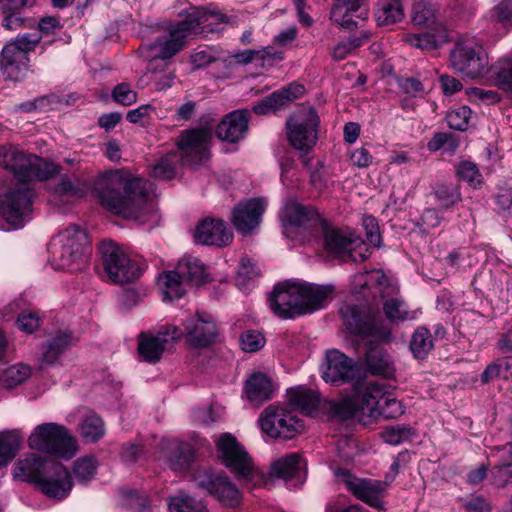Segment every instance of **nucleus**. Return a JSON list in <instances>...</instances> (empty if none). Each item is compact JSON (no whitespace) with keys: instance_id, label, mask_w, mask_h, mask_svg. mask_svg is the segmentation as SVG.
<instances>
[{"instance_id":"nucleus-1","label":"nucleus","mask_w":512,"mask_h":512,"mask_svg":"<svg viewBox=\"0 0 512 512\" xmlns=\"http://www.w3.org/2000/svg\"><path fill=\"white\" fill-rule=\"evenodd\" d=\"M101 203L112 213L140 224L156 222L152 184L141 178H125L119 171L101 175L94 188Z\"/></svg>"},{"instance_id":"nucleus-2","label":"nucleus","mask_w":512,"mask_h":512,"mask_svg":"<svg viewBox=\"0 0 512 512\" xmlns=\"http://www.w3.org/2000/svg\"><path fill=\"white\" fill-rule=\"evenodd\" d=\"M214 18L216 22L230 23L231 18L221 12L209 11L205 8H191L185 18L169 28L168 36L158 37L152 43L140 46L139 53L149 61L147 70L155 73V61L172 58L186 46V39L199 27Z\"/></svg>"},{"instance_id":"nucleus-3","label":"nucleus","mask_w":512,"mask_h":512,"mask_svg":"<svg viewBox=\"0 0 512 512\" xmlns=\"http://www.w3.org/2000/svg\"><path fill=\"white\" fill-rule=\"evenodd\" d=\"M0 167L15 179L45 180L59 172L58 166L32 154H25L12 145L0 146Z\"/></svg>"},{"instance_id":"nucleus-4","label":"nucleus","mask_w":512,"mask_h":512,"mask_svg":"<svg viewBox=\"0 0 512 512\" xmlns=\"http://www.w3.org/2000/svg\"><path fill=\"white\" fill-rule=\"evenodd\" d=\"M28 445L33 450L66 460L74 457L78 449L68 429L53 422L37 425L28 438Z\"/></svg>"},{"instance_id":"nucleus-5","label":"nucleus","mask_w":512,"mask_h":512,"mask_svg":"<svg viewBox=\"0 0 512 512\" xmlns=\"http://www.w3.org/2000/svg\"><path fill=\"white\" fill-rule=\"evenodd\" d=\"M87 246V235L78 226H70L61 231L49 244L51 264L58 270L79 268L83 262Z\"/></svg>"},{"instance_id":"nucleus-6","label":"nucleus","mask_w":512,"mask_h":512,"mask_svg":"<svg viewBox=\"0 0 512 512\" xmlns=\"http://www.w3.org/2000/svg\"><path fill=\"white\" fill-rule=\"evenodd\" d=\"M34 179L11 177L7 187L0 190V215L15 229L21 227L32 209Z\"/></svg>"},{"instance_id":"nucleus-7","label":"nucleus","mask_w":512,"mask_h":512,"mask_svg":"<svg viewBox=\"0 0 512 512\" xmlns=\"http://www.w3.org/2000/svg\"><path fill=\"white\" fill-rule=\"evenodd\" d=\"M39 34L25 33L18 35L8 42L1 52V70L3 75L10 80H22L29 68V53L40 42Z\"/></svg>"},{"instance_id":"nucleus-8","label":"nucleus","mask_w":512,"mask_h":512,"mask_svg":"<svg viewBox=\"0 0 512 512\" xmlns=\"http://www.w3.org/2000/svg\"><path fill=\"white\" fill-rule=\"evenodd\" d=\"M104 270L108 279L116 284L132 282L140 277L142 268L118 244L105 240L99 245Z\"/></svg>"},{"instance_id":"nucleus-9","label":"nucleus","mask_w":512,"mask_h":512,"mask_svg":"<svg viewBox=\"0 0 512 512\" xmlns=\"http://www.w3.org/2000/svg\"><path fill=\"white\" fill-rule=\"evenodd\" d=\"M217 456L227 468L241 480H252L255 470L252 458L230 433H222L215 439Z\"/></svg>"},{"instance_id":"nucleus-10","label":"nucleus","mask_w":512,"mask_h":512,"mask_svg":"<svg viewBox=\"0 0 512 512\" xmlns=\"http://www.w3.org/2000/svg\"><path fill=\"white\" fill-rule=\"evenodd\" d=\"M318 125L319 117L313 108L296 111L286 123L290 144L297 150L309 152L316 144Z\"/></svg>"},{"instance_id":"nucleus-11","label":"nucleus","mask_w":512,"mask_h":512,"mask_svg":"<svg viewBox=\"0 0 512 512\" xmlns=\"http://www.w3.org/2000/svg\"><path fill=\"white\" fill-rule=\"evenodd\" d=\"M261 431L271 438L292 439L298 434L303 424L291 411L270 405L259 416Z\"/></svg>"},{"instance_id":"nucleus-12","label":"nucleus","mask_w":512,"mask_h":512,"mask_svg":"<svg viewBox=\"0 0 512 512\" xmlns=\"http://www.w3.org/2000/svg\"><path fill=\"white\" fill-rule=\"evenodd\" d=\"M451 63L456 71L470 78L484 76L488 69V57L481 45L471 41H459L451 52Z\"/></svg>"},{"instance_id":"nucleus-13","label":"nucleus","mask_w":512,"mask_h":512,"mask_svg":"<svg viewBox=\"0 0 512 512\" xmlns=\"http://www.w3.org/2000/svg\"><path fill=\"white\" fill-rule=\"evenodd\" d=\"M335 476L338 481L345 486L357 499L378 510H383L384 505L381 501L384 496L387 483L375 479L359 478L351 474L346 469H337Z\"/></svg>"},{"instance_id":"nucleus-14","label":"nucleus","mask_w":512,"mask_h":512,"mask_svg":"<svg viewBox=\"0 0 512 512\" xmlns=\"http://www.w3.org/2000/svg\"><path fill=\"white\" fill-rule=\"evenodd\" d=\"M446 41V28L436 19L431 4L418 3V48L431 51Z\"/></svg>"},{"instance_id":"nucleus-15","label":"nucleus","mask_w":512,"mask_h":512,"mask_svg":"<svg viewBox=\"0 0 512 512\" xmlns=\"http://www.w3.org/2000/svg\"><path fill=\"white\" fill-rule=\"evenodd\" d=\"M195 486L207 491L219 501L228 506H234L240 499L237 487L223 473L210 469L199 470L193 477Z\"/></svg>"},{"instance_id":"nucleus-16","label":"nucleus","mask_w":512,"mask_h":512,"mask_svg":"<svg viewBox=\"0 0 512 512\" xmlns=\"http://www.w3.org/2000/svg\"><path fill=\"white\" fill-rule=\"evenodd\" d=\"M183 331L173 325H166L156 334L142 332L138 336V353L140 357L149 363L158 362L168 344L181 339Z\"/></svg>"},{"instance_id":"nucleus-17","label":"nucleus","mask_w":512,"mask_h":512,"mask_svg":"<svg viewBox=\"0 0 512 512\" xmlns=\"http://www.w3.org/2000/svg\"><path fill=\"white\" fill-rule=\"evenodd\" d=\"M212 138L210 129L199 128L183 131L178 140L179 158L183 164L196 165L209 157L208 145Z\"/></svg>"},{"instance_id":"nucleus-18","label":"nucleus","mask_w":512,"mask_h":512,"mask_svg":"<svg viewBox=\"0 0 512 512\" xmlns=\"http://www.w3.org/2000/svg\"><path fill=\"white\" fill-rule=\"evenodd\" d=\"M269 305L273 313L283 319L303 315L298 283L286 281L277 284L269 296Z\"/></svg>"},{"instance_id":"nucleus-19","label":"nucleus","mask_w":512,"mask_h":512,"mask_svg":"<svg viewBox=\"0 0 512 512\" xmlns=\"http://www.w3.org/2000/svg\"><path fill=\"white\" fill-rule=\"evenodd\" d=\"M72 486L73 483L69 470L57 461L47 464V470L36 484V487L43 494L56 500L66 498Z\"/></svg>"},{"instance_id":"nucleus-20","label":"nucleus","mask_w":512,"mask_h":512,"mask_svg":"<svg viewBox=\"0 0 512 512\" xmlns=\"http://www.w3.org/2000/svg\"><path fill=\"white\" fill-rule=\"evenodd\" d=\"M384 396V387L377 382H365L357 385L355 398L357 401L358 421L364 425L380 417V406Z\"/></svg>"},{"instance_id":"nucleus-21","label":"nucleus","mask_w":512,"mask_h":512,"mask_svg":"<svg viewBox=\"0 0 512 512\" xmlns=\"http://www.w3.org/2000/svg\"><path fill=\"white\" fill-rule=\"evenodd\" d=\"M358 372L356 363L337 349L326 352L322 378L327 383L340 385L352 380Z\"/></svg>"},{"instance_id":"nucleus-22","label":"nucleus","mask_w":512,"mask_h":512,"mask_svg":"<svg viewBox=\"0 0 512 512\" xmlns=\"http://www.w3.org/2000/svg\"><path fill=\"white\" fill-rule=\"evenodd\" d=\"M365 0H336L331 9V20L341 28L352 31L362 28L367 16L363 9Z\"/></svg>"},{"instance_id":"nucleus-23","label":"nucleus","mask_w":512,"mask_h":512,"mask_svg":"<svg viewBox=\"0 0 512 512\" xmlns=\"http://www.w3.org/2000/svg\"><path fill=\"white\" fill-rule=\"evenodd\" d=\"M183 335L192 346L204 348L215 342L217 327L211 315L197 313L186 321Z\"/></svg>"},{"instance_id":"nucleus-24","label":"nucleus","mask_w":512,"mask_h":512,"mask_svg":"<svg viewBox=\"0 0 512 512\" xmlns=\"http://www.w3.org/2000/svg\"><path fill=\"white\" fill-rule=\"evenodd\" d=\"M322 241L325 251L337 258L347 256L350 247L358 242V236L354 233L337 228L325 219L320 220Z\"/></svg>"},{"instance_id":"nucleus-25","label":"nucleus","mask_w":512,"mask_h":512,"mask_svg":"<svg viewBox=\"0 0 512 512\" xmlns=\"http://www.w3.org/2000/svg\"><path fill=\"white\" fill-rule=\"evenodd\" d=\"M194 240L202 245L224 247L232 242L233 233L226 223L219 219L206 218L195 228Z\"/></svg>"},{"instance_id":"nucleus-26","label":"nucleus","mask_w":512,"mask_h":512,"mask_svg":"<svg viewBox=\"0 0 512 512\" xmlns=\"http://www.w3.org/2000/svg\"><path fill=\"white\" fill-rule=\"evenodd\" d=\"M264 209V202L257 198L239 203L232 215L236 230L243 235L250 234L259 225Z\"/></svg>"},{"instance_id":"nucleus-27","label":"nucleus","mask_w":512,"mask_h":512,"mask_svg":"<svg viewBox=\"0 0 512 512\" xmlns=\"http://www.w3.org/2000/svg\"><path fill=\"white\" fill-rule=\"evenodd\" d=\"M341 317L347 329L356 335L371 337L384 341L390 337V330L380 326L377 322H362L360 314L353 306H345L340 310Z\"/></svg>"},{"instance_id":"nucleus-28","label":"nucleus","mask_w":512,"mask_h":512,"mask_svg":"<svg viewBox=\"0 0 512 512\" xmlns=\"http://www.w3.org/2000/svg\"><path fill=\"white\" fill-rule=\"evenodd\" d=\"M299 295L303 306V314L312 313L323 308L332 299L334 287L331 285H317L311 283H298Z\"/></svg>"},{"instance_id":"nucleus-29","label":"nucleus","mask_w":512,"mask_h":512,"mask_svg":"<svg viewBox=\"0 0 512 512\" xmlns=\"http://www.w3.org/2000/svg\"><path fill=\"white\" fill-rule=\"evenodd\" d=\"M163 454L167 465L174 471L182 472L189 468L194 458L193 447L179 439L164 442Z\"/></svg>"},{"instance_id":"nucleus-30","label":"nucleus","mask_w":512,"mask_h":512,"mask_svg":"<svg viewBox=\"0 0 512 512\" xmlns=\"http://www.w3.org/2000/svg\"><path fill=\"white\" fill-rule=\"evenodd\" d=\"M248 130V112L235 110L227 114L218 124L216 134L223 141L231 143L241 140Z\"/></svg>"},{"instance_id":"nucleus-31","label":"nucleus","mask_w":512,"mask_h":512,"mask_svg":"<svg viewBox=\"0 0 512 512\" xmlns=\"http://www.w3.org/2000/svg\"><path fill=\"white\" fill-rule=\"evenodd\" d=\"M52 461L36 454H29L15 463L13 475L17 479L32 482L36 485L47 470V464Z\"/></svg>"},{"instance_id":"nucleus-32","label":"nucleus","mask_w":512,"mask_h":512,"mask_svg":"<svg viewBox=\"0 0 512 512\" xmlns=\"http://www.w3.org/2000/svg\"><path fill=\"white\" fill-rule=\"evenodd\" d=\"M303 461L299 454L289 453L271 462L268 475L270 478L289 481L300 478Z\"/></svg>"},{"instance_id":"nucleus-33","label":"nucleus","mask_w":512,"mask_h":512,"mask_svg":"<svg viewBox=\"0 0 512 512\" xmlns=\"http://www.w3.org/2000/svg\"><path fill=\"white\" fill-rule=\"evenodd\" d=\"M76 342V338L70 332H59L48 339L42 347L40 368L55 364L59 357Z\"/></svg>"},{"instance_id":"nucleus-34","label":"nucleus","mask_w":512,"mask_h":512,"mask_svg":"<svg viewBox=\"0 0 512 512\" xmlns=\"http://www.w3.org/2000/svg\"><path fill=\"white\" fill-rule=\"evenodd\" d=\"M282 221L287 225L301 226L311 221L323 220L310 206H303L296 200H288L281 211Z\"/></svg>"},{"instance_id":"nucleus-35","label":"nucleus","mask_w":512,"mask_h":512,"mask_svg":"<svg viewBox=\"0 0 512 512\" xmlns=\"http://www.w3.org/2000/svg\"><path fill=\"white\" fill-rule=\"evenodd\" d=\"M157 286L164 301L180 299L185 295L187 288L176 268L161 273L157 278Z\"/></svg>"},{"instance_id":"nucleus-36","label":"nucleus","mask_w":512,"mask_h":512,"mask_svg":"<svg viewBox=\"0 0 512 512\" xmlns=\"http://www.w3.org/2000/svg\"><path fill=\"white\" fill-rule=\"evenodd\" d=\"M365 365L366 369L374 375L390 376L393 372L390 356L380 345L372 341L368 343Z\"/></svg>"},{"instance_id":"nucleus-37","label":"nucleus","mask_w":512,"mask_h":512,"mask_svg":"<svg viewBox=\"0 0 512 512\" xmlns=\"http://www.w3.org/2000/svg\"><path fill=\"white\" fill-rule=\"evenodd\" d=\"M287 397L291 406L307 415L316 412L320 404L319 393L303 386L288 390Z\"/></svg>"},{"instance_id":"nucleus-38","label":"nucleus","mask_w":512,"mask_h":512,"mask_svg":"<svg viewBox=\"0 0 512 512\" xmlns=\"http://www.w3.org/2000/svg\"><path fill=\"white\" fill-rule=\"evenodd\" d=\"M245 393L252 403L259 405L272 397L271 381L262 373L253 374L245 385Z\"/></svg>"},{"instance_id":"nucleus-39","label":"nucleus","mask_w":512,"mask_h":512,"mask_svg":"<svg viewBox=\"0 0 512 512\" xmlns=\"http://www.w3.org/2000/svg\"><path fill=\"white\" fill-rule=\"evenodd\" d=\"M175 268L187 286H199L206 281L205 266L197 258L191 256L184 257Z\"/></svg>"},{"instance_id":"nucleus-40","label":"nucleus","mask_w":512,"mask_h":512,"mask_svg":"<svg viewBox=\"0 0 512 512\" xmlns=\"http://www.w3.org/2000/svg\"><path fill=\"white\" fill-rule=\"evenodd\" d=\"M354 283L362 288H377L382 297L393 294L396 288L389 284V280L381 270L360 273L355 276Z\"/></svg>"},{"instance_id":"nucleus-41","label":"nucleus","mask_w":512,"mask_h":512,"mask_svg":"<svg viewBox=\"0 0 512 512\" xmlns=\"http://www.w3.org/2000/svg\"><path fill=\"white\" fill-rule=\"evenodd\" d=\"M22 443V435L19 430H10L0 433V468L11 462Z\"/></svg>"},{"instance_id":"nucleus-42","label":"nucleus","mask_w":512,"mask_h":512,"mask_svg":"<svg viewBox=\"0 0 512 512\" xmlns=\"http://www.w3.org/2000/svg\"><path fill=\"white\" fill-rule=\"evenodd\" d=\"M403 9L400 0H379L376 10V21L378 25H390L401 20Z\"/></svg>"},{"instance_id":"nucleus-43","label":"nucleus","mask_w":512,"mask_h":512,"mask_svg":"<svg viewBox=\"0 0 512 512\" xmlns=\"http://www.w3.org/2000/svg\"><path fill=\"white\" fill-rule=\"evenodd\" d=\"M30 375V366L23 363H18L10 366L2 373L0 384L5 388H13L26 381Z\"/></svg>"},{"instance_id":"nucleus-44","label":"nucleus","mask_w":512,"mask_h":512,"mask_svg":"<svg viewBox=\"0 0 512 512\" xmlns=\"http://www.w3.org/2000/svg\"><path fill=\"white\" fill-rule=\"evenodd\" d=\"M330 413L339 420L356 418L358 420V409L355 394L344 397L330 403Z\"/></svg>"},{"instance_id":"nucleus-45","label":"nucleus","mask_w":512,"mask_h":512,"mask_svg":"<svg viewBox=\"0 0 512 512\" xmlns=\"http://www.w3.org/2000/svg\"><path fill=\"white\" fill-rule=\"evenodd\" d=\"M80 433L86 442L98 441L105 433L103 420L96 415L85 417L80 426Z\"/></svg>"},{"instance_id":"nucleus-46","label":"nucleus","mask_w":512,"mask_h":512,"mask_svg":"<svg viewBox=\"0 0 512 512\" xmlns=\"http://www.w3.org/2000/svg\"><path fill=\"white\" fill-rule=\"evenodd\" d=\"M169 510L170 512H208L202 501L183 493L170 499Z\"/></svg>"},{"instance_id":"nucleus-47","label":"nucleus","mask_w":512,"mask_h":512,"mask_svg":"<svg viewBox=\"0 0 512 512\" xmlns=\"http://www.w3.org/2000/svg\"><path fill=\"white\" fill-rule=\"evenodd\" d=\"M181 161L177 152H170L160 158L153 167V175L163 180L172 179L176 174V163Z\"/></svg>"},{"instance_id":"nucleus-48","label":"nucleus","mask_w":512,"mask_h":512,"mask_svg":"<svg viewBox=\"0 0 512 512\" xmlns=\"http://www.w3.org/2000/svg\"><path fill=\"white\" fill-rule=\"evenodd\" d=\"M97 460L94 456H85L74 462L73 473L81 483H87L94 478L97 470Z\"/></svg>"},{"instance_id":"nucleus-49","label":"nucleus","mask_w":512,"mask_h":512,"mask_svg":"<svg viewBox=\"0 0 512 512\" xmlns=\"http://www.w3.org/2000/svg\"><path fill=\"white\" fill-rule=\"evenodd\" d=\"M435 197L440 205L448 209L462 200L460 188L454 184H440L435 190Z\"/></svg>"},{"instance_id":"nucleus-50","label":"nucleus","mask_w":512,"mask_h":512,"mask_svg":"<svg viewBox=\"0 0 512 512\" xmlns=\"http://www.w3.org/2000/svg\"><path fill=\"white\" fill-rule=\"evenodd\" d=\"M380 435L384 442L398 445L410 440L413 436V430L406 425L387 426L381 431Z\"/></svg>"},{"instance_id":"nucleus-51","label":"nucleus","mask_w":512,"mask_h":512,"mask_svg":"<svg viewBox=\"0 0 512 512\" xmlns=\"http://www.w3.org/2000/svg\"><path fill=\"white\" fill-rule=\"evenodd\" d=\"M512 360L499 359L487 366L481 375L482 382L487 383L497 378L507 379L512 372Z\"/></svg>"},{"instance_id":"nucleus-52","label":"nucleus","mask_w":512,"mask_h":512,"mask_svg":"<svg viewBox=\"0 0 512 512\" xmlns=\"http://www.w3.org/2000/svg\"><path fill=\"white\" fill-rule=\"evenodd\" d=\"M370 37L368 31H361L358 37L343 41L333 48L332 57L335 60L345 59L354 49L364 44Z\"/></svg>"},{"instance_id":"nucleus-53","label":"nucleus","mask_w":512,"mask_h":512,"mask_svg":"<svg viewBox=\"0 0 512 512\" xmlns=\"http://www.w3.org/2000/svg\"><path fill=\"white\" fill-rule=\"evenodd\" d=\"M491 19L504 28L512 27V0H496Z\"/></svg>"},{"instance_id":"nucleus-54","label":"nucleus","mask_w":512,"mask_h":512,"mask_svg":"<svg viewBox=\"0 0 512 512\" xmlns=\"http://www.w3.org/2000/svg\"><path fill=\"white\" fill-rule=\"evenodd\" d=\"M387 318L392 322L403 321L408 318L406 304L397 297L387 299L383 304Z\"/></svg>"},{"instance_id":"nucleus-55","label":"nucleus","mask_w":512,"mask_h":512,"mask_svg":"<svg viewBox=\"0 0 512 512\" xmlns=\"http://www.w3.org/2000/svg\"><path fill=\"white\" fill-rule=\"evenodd\" d=\"M284 97L278 93V91L273 92L271 95L265 97L258 103H256L252 110L257 115H266L269 113L276 112L281 107L285 105L283 102Z\"/></svg>"},{"instance_id":"nucleus-56","label":"nucleus","mask_w":512,"mask_h":512,"mask_svg":"<svg viewBox=\"0 0 512 512\" xmlns=\"http://www.w3.org/2000/svg\"><path fill=\"white\" fill-rule=\"evenodd\" d=\"M494 75L498 87L512 95V61L501 60Z\"/></svg>"},{"instance_id":"nucleus-57","label":"nucleus","mask_w":512,"mask_h":512,"mask_svg":"<svg viewBox=\"0 0 512 512\" xmlns=\"http://www.w3.org/2000/svg\"><path fill=\"white\" fill-rule=\"evenodd\" d=\"M471 114L472 111L469 107L461 106L450 111L446 116V120L450 128L464 131L468 127Z\"/></svg>"},{"instance_id":"nucleus-58","label":"nucleus","mask_w":512,"mask_h":512,"mask_svg":"<svg viewBox=\"0 0 512 512\" xmlns=\"http://www.w3.org/2000/svg\"><path fill=\"white\" fill-rule=\"evenodd\" d=\"M55 192L59 196H67L70 198L80 199L86 195L87 185H75L68 178H62L55 188Z\"/></svg>"},{"instance_id":"nucleus-59","label":"nucleus","mask_w":512,"mask_h":512,"mask_svg":"<svg viewBox=\"0 0 512 512\" xmlns=\"http://www.w3.org/2000/svg\"><path fill=\"white\" fill-rule=\"evenodd\" d=\"M456 174L461 180L468 182L472 186H477L481 183V174L477 166L470 161L459 163Z\"/></svg>"},{"instance_id":"nucleus-60","label":"nucleus","mask_w":512,"mask_h":512,"mask_svg":"<svg viewBox=\"0 0 512 512\" xmlns=\"http://www.w3.org/2000/svg\"><path fill=\"white\" fill-rule=\"evenodd\" d=\"M241 347L246 352H256L265 344L264 336L255 330H249L243 333L240 338Z\"/></svg>"},{"instance_id":"nucleus-61","label":"nucleus","mask_w":512,"mask_h":512,"mask_svg":"<svg viewBox=\"0 0 512 512\" xmlns=\"http://www.w3.org/2000/svg\"><path fill=\"white\" fill-rule=\"evenodd\" d=\"M362 224L369 243L374 247H379L381 244V236L376 218L373 216H365L363 217Z\"/></svg>"},{"instance_id":"nucleus-62","label":"nucleus","mask_w":512,"mask_h":512,"mask_svg":"<svg viewBox=\"0 0 512 512\" xmlns=\"http://www.w3.org/2000/svg\"><path fill=\"white\" fill-rule=\"evenodd\" d=\"M380 416L385 418H396L403 413L401 403L384 390V396L380 406Z\"/></svg>"},{"instance_id":"nucleus-63","label":"nucleus","mask_w":512,"mask_h":512,"mask_svg":"<svg viewBox=\"0 0 512 512\" xmlns=\"http://www.w3.org/2000/svg\"><path fill=\"white\" fill-rule=\"evenodd\" d=\"M40 318L35 312L24 311L17 318V325L21 331L33 333L39 327Z\"/></svg>"},{"instance_id":"nucleus-64","label":"nucleus","mask_w":512,"mask_h":512,"mask_svg":"<svg viewBox=\"0 0 512 512\" xmlns=\"http://www.w3.org/2000/svg\"><path fill=\"white\" fill-rule=\"evenodd\" d=\"M113 98L116 102L129 106L136 102L137 94L127 84H119L113 91Z\"/></svg>"}]
</instances>
